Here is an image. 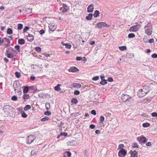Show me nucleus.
I'll return each instance as SVG.
<instances>
[{
    "instance_id": "9b49d317",
    "label": "nucleus",
    "mask_w": 157,
    "mask_h": 157,
    "mask_svg": "<svg viewBox=\"0 0 157 157\" xmlns=\"http://www.w3.org/2000/svg\"><path fill=\"white\" fill-rule=\"evenodd\" d=\"M49 28L50 30L53 31L56 29V26L54 25L50 24L49 25Z\"/></svg>"
},
{
    "instance_id": "13d9d810",
    "label": "nucleus",
    "mask_w": 157,
    "mask_h": 157,
    "mask_svg": "<svg viewBox=\"0 0 157 157\" xmlns=\"http://www.w3.org/2000/svg\"><path fill=\"white\" fill-rule=\"evenodd\" d=\"M35 79V77L34 76H31L30 77V80L32 81H34Z\"/></svg>"
},
{
    "instance_id": "2eb2a0df",
    "label": "nucleus",
    "mask_w": 157,
    "mask_h": 157,
    "mask_svg": "<svg viewBox=\"0 0 157 157\" xmlns=\"http://www.w3.org/2000/svg\"><path fill=\"white\" fill-rule=\"evenodd\" d=\"M78 70V69L75 67H72L69 69V71L72 72H75Z\"/></svg>"
},
{
    "instance_id": "cd10ccee",
    "label": "nucleus",
    "mask_w": 157,
    "mask_h": 157,
    "mask_svg": "<svg viewBox=\"0 0 157 157\" xmlns=\"http://www.w3.org/2000/svg\"><path fill=\"white\" fill-rule=\"evenodd\" d=\"M45 107L46 109L48 110L50 109V104L48 102H47L45 104Z\"/></svg>"
},
{
    "instance_id": "b1692460",
    "label": "nucleus",
    "mask_w": 157,
    "mask_h": 157,
    "mask_svg": "<svg viewBox=\"0 0 157 157\" xmlns=\"http://www.w3.org/2000/svg\"><path fill=\"white\" fill-rule=\"evenodd\" d=\"M73 85V87L77 88H79L81 87V85L79 83H74Z\"/></svg>"
},
{
    "instance_id": "a878e982",
    "label": "nucleus",
    "mask_w": 157,
    "mask_h": 157,
    "mask_svg": "<svg viewBox=\"0 0 157 157\" xmlns=\"http://www.w3.org/2000/svg\"><path fill=\"white\" fill-rule=\"evenodd\" d=\"M50 118L47 117H45L42 118L41 119V121H42L44 122L45 121H48L50 120Z\"/></svg>"
},
{
    "instance_id": "3c124183",
    "label": "nucleus",
    "mask_w": 157,
    "mask_h": 157,
    "mask_svg": "<svg viewBox=\"0 0 157 157\" xmlns=\"http://www.w3.org/2000/svg\"><path fill=\"white\" fill-rule=\"evenodd\" d=\"M152 58H157V54H153L151 56Z\"/></svg>"
},
{
    "instance_id": "2f4dec72",
    "label": "nucleus",
    "mask_w": 157,
    "mask_h": 157,
    "mask_svg": "<svg viewBox=\"0 0 157 157\" xmlns=\"http://www.w3.org/2000/svg\"><path fill=\"white\" fill-rule=\"evenodd\" d=\"M119 48L121 51H124L126 50L127 49V48L125 46H122L121 47H119Z\"/></svg>"
},
{
    "instance_id": "4be33fe9",
    "label": "nucleus",
    "mask_w": 157,
    "mask_h": 157,
    "mask_svg": "<svg viewBox=\"0 0 157 157\" xmlns=\"http://www.w3.org/2000/svg\"><path fill=\"white\" fill-rule=\"evenodd\" d=\"M107 83V81L105 79H101V81L100 82V83L102 85H104Z\"/></svg>"
},
{
    "instance_id": "6e6552de",
    "label": "nucleus",
    "mask_w": 157,
    "mask_h": 157,
    "mask_svg": "<svg viewBox=\"0 0 157 157\" xmlns=\"http://www.w3.org/2000/svg\"><path fill=\"white\" fill-rule=\"evenodd\" d=\"M137 139L140 143L144 144L147 141L146 138L143 136H141L137 137Z\"/></svg>"
},
{
    "instance_id": "69168bd1",
    "label": "nucleus",
    "mask_w": 157,
    "mask_h": 157,
    "mask_svg": "<svg viewBox=\"0 0 157 157\" xmlns=\"http://www.w3.org/2000/svg\"><path fill=\"white\" fill-rule=\"evenodd\" d=\"M90 127L92 129L94 128L95 127V126L93 124H91L90 126Z\"/></svg>"
},
{
    "instance_id": "c9c22d12",
    "label": "nucleus",
    "mask_w": 157,
    "mask_h": 157,
    "mask_svg": "<svg viewBox=\"0 0 157 157\" xmlns=\"http://www.w3.org/2000/svg\"><path fill=\"white\" fill-rule=\"evenodd\" d=\"M135 36V35L134 33H131L128 34V37L129 38H133Z\"/></svg>"
},
{
    "instance_id": "f704fd0d",
    "label": "nucleus",
    "mask_w": 157,
    "mask_h": 157,
    "mask_svg": "<svg viewBox=\"0 0 157 157\" xmlns=\"http://www.w3.org/2000/svg\"><path fill=\"white\" fill-rule=\"evenodd\" d=\"M20 46L19 45H17L15 46V48L17 49V52H20Z\"/></svg>"
},
{
    "instance_id": "0e129e2a",
    "label": "nucleus",
    "mask_w": 157,
    "mask_h": 157,
    "mask_svg": "<svg viewBox=\"0 0 157 157\" xmlns=\"http://www.w3.org/2000/svg\"><path fill=\"white\" fill-rule=\"evenodd\" d=\"M151 142H149L146 144V145L147 146H150L151 145Z\"/></svg>"
},
{
    "instance_id": "72a5a7b5",
    "label": "nucleus",
    "mask_w": 157,
    "mask_h": 157,
    "mask_svg": "<svg viewBox=\"0 0 157 157\" xmlns=\"http://www.w3.org/2000/svg\"><path fill=\"white\" fill-rule=\"evenodd\" d=\"M23 27V25L21 24H18L17 28L19 30H20L22 29Z\"/></svg>"
},
{
    "instance_id": "338daca9",
    "label": "nucleus",
    "mask_w": 157,
    "mask_h": 157,
    "mask_svg": "<svg viewBox=\"0 0 157 157\" xmlns=\"http://www.w3.org/2000/svg\"><path fill=\"white\" fill-rule=\"evenodd\" d=\"M42 65H41L40 66H39V69H40V71H42Z\"/></svg>"
},
{
    "instance_id": "5701e85b",
    "label": "nucleus",
    "mask_w": 157,
    "mask_h": 157,
    "mask_svg": "<svg viewBox=\"0 0 157 157\" xmlns=\"http://www.w3.org/2000/svg\"><path fill=\"white\" fill-rule=\"evenodd\" d=\"M61 86V85L58 84L56 86L55 88V90L57 91H59L61 89L60 88V86Z\"/></svg>"
},
{
    "instance_id": "de8ad7c7",
    "label": "nucleus",
    "mask_w": 157,
    "mask_h": 157,
    "mask_svg": "<svg viewBox=\"0 0 157 157\" xmlns=\"http://www.w3.org/2000/svg\"><path fill=\"white\" fill-rule=\"evenodd\" d=\"M29 29V27H28L27 26H26L23 30V32L25 33L27 30H28Z\"/></svg>"
},
{
    "instance_id": "aec40b11",
    "label": "nucleus",
    "mask_w": 157,
    "mask_h": 157,
    "mask_svg": "<svg viewBox=\"0 0 157 157\" xmlns=\"http://www.w3.org/2000/svg\"><path fill=\"white\" fill-rule=\"evenodd\" d=\"M78 101V100L74 98H73L71 101V102L73 105L76 104L77 103Z\"/></svg>"
},
{
    "instance_id": "dca6fc26",
    "label": "nucleus",
    "mask_w": 157,
    "mask_h": 157,
    "mask_svg": "<svg viewBox=\"0 0 157 157\" xmlns=\"http://www.w3.org/2000/svg\"><path fill=\"white\" fill-rule=\"evenodd\" d=\"M61 44L65 46V47L67 48L70 49L71 48V44H65L63 42L61 43Z\"/></svg>"
},
{
    "instance_id": "1a4fd4ad",
    "label": "nucleus",
    "mask_w": 157,
    "mask_h": 157,
    "mask_svg": "<svg viewBox=\"0 0 157 157\" xmlns=\"http://www.w3.org/2000/svg\"><path fill=\"white\" fill-rule=\"evenodd\" d=\"M94 5L93 4H90L87 8V12L88 13H91L93 11L94 9Z\"/></svg>"
},
{
    "instance_id": "bf43d9fd",
    "label": "nucleus",
    "mask_w": 157,
    "mask_h": 157,
    "mask_svg": "<svg viewBox=\"0 0 157 157\" xmlns=\"http://www.w3.org/2000/svg\"><path fill=\"white\" fill-rule=\"evenodd\" d=\"M107 81L109 82H112L113 81V79L112 78H108Z\"/></svg>"
},
{
    "instance_id": "052dcab7",
    "label": "nucleus",
    "mask_w": 157,
    "mask_h": 157,
    "mask_svg": "<svg viewBox=\"0 0 157 157\" xmlns=\"http://www.w3.org/2000/svg\"><path fill=\"white\" fill-rule=\"evenodd\" d=\"M124 147V145L123 144H120L118 146V148L119 149H122V148H123Z\"/></svg>"
},
{
    "instance_id": "37998d69",
    "label": "nucleus",
    "mask_w": 157,
    "mask_h": 157,
    "mask_svg": "<svg viewBox=\"0 0 157 157\" xmlns=\"http://www.w3.org/2000/svg\"><path fill=\"white\" fill-rule=\"evenodd\" d=\"M80 94V92L77 90H75L74 92V94L75 95H78Z\"/></svg>"
},
{
    "instance_id": "603ef678",
    "label": "nucleus",
    "mask_w": 157,
    "mask_h": 157,
    "mask_svg": "<svg viewBox=\"0 0 157 157\" xmlns=\"http://www.w3.org/2000/svg\"><path fill=\"white\" fill-rule=\"evenodd\" d=\"M151 115L153 117H157V113L155 112H154L151 113Z\"/></svg>"
},
{
    "instance_id": "473e14b6",
    "label": "nucleus",
    "mask_w": 157,
    "mask_h": 157,
    "mask_svg": "<svg viewBox=\"0 0 157 157\" xmlns=\"http://www.w3.org/2000/svg\"><path fill=\"white\" fill-rule=\"evenodd\" d=\"M35 136L33 135L30 136V139H31V142H30V144L35 139Z\"/></svg>"
},
{
    "instance_id": "a19ab883",
    "label": "nucleus",
    "mask_w": 157,
    "mask_h": 157,
    "mask_svg": "<svg viewBox=\"0 0 157 157\" xmlns=\"http://www.w3.org/2000/svg\"><path fill=\"white\" fill-rule=\"evenodd\" d=\"M29 109V105H27L25 106L24 108V110L25 111H27Z\"/></svg>"
},
{
    "instance_id": "c03bdc74",
    "label": "nucleus",
    "mask_w": 157,
    "mask_h": 157,
    "mask_svg": "<svg viewBox=\"0 0 157 157\" xmlns=\"http://www.w3.org/2000/svg\"><path fill=\"white\" fill-rule=\"evenodd\" d=\"M29 97V94H25L24 96V99H28Z\"/></svg>"
},
{
    "instance_id": "6ab92c4d",
    "label": "nucleus",
    "mask_w": 157,
    "mask_h": 157,
    "mask_svg": "<svg viewBox=\"0 0 157 157\" xmlns=\"http://www.w3.org/2000/svg\"><path fill=\"white\" fill-rule=\"evenodd\" d=\"M93 17V14L92 13H89L88 16H87L86 17V18L88 20H91Z\"/></svg>"
},
{
    "instance_id": "4468645a",
    "label": "nucleus",
    "mask_w": 157,
    "mask_h": 157,
    "mask_svg": "<svg viewBox=\"0 0 157 157\" xmlns=\"http://www.w3.org/2000/svg\"><path fill=\"white\" fill-rule=\"evenodd\" d=\"M71 156V153L70 151H66L64 153L63 157H70Z\"/></svg>"
},
{
    "instance_id": "f8f14e48",
    "label": "nucleus",
    "mask_w": 157,
    "mask_h": 157,
    "mask_svg": "<svg viewBox=\"0 0 157 157\" xmlns=\"http://www.w3.org/2000/svg\"><path fill=\"white\" fill-rule=\"evenodd\" d=\"M37 68H38L37 66L36 65L33 64L31 66V69L32 72H36Z\"/></svg>"
},
{
    "instance_id": "09e8293b",
    "label": "nucleus",
    "mask_w": 157,
    "mask_h": 157,
    "mask_svg": "<svg viewBox=\"0 0 157 157\" xmlns=\"http://www.w3.org/2000/svg\"><path fill=\"white\" fill-rule=\"evenodd\" d=\"M35 50L36 51L39 52L41 51V48L39 47H36L35 48Z\"/></svg>"
},
{
    "instance_id": "20e7f679",
    "label": "nucleus",
    "mask_w": 157,
    "mask_h": 157,
    "mask_svg": "<svg viewBox=\"0 0 157 157\" xmlns=\"http://www.w3.org/2000/svg\"><path fill=\"white\" fill-rule=\"evenodd\" d=\"M13 86L16 93L21 92V86L19 82L18 81H14L13 84Z\"/></svg>"
},
{
    "instance_id": "f257e3e1",
    "label": "nucleus",
    "mask_w": 157,
    "mask_h": 157,
    "mask_svg": "<svg viewBox=\"0 0 157 157\" xmlns=\"http://www.w3.org/2000/svg\"><path fill=\"white\" fill-rule=\"evenodd\" d=\"M149 91V87L148 86H145L138 91L137 94L140 98H142Z\"/></svg>"
},
{
    "instance_id": "e2e57ef3",
    "label": "nucleus",
    "mask_w": 157,
    "mask_h": 157,
    "mask_svg": "<svg viewBox=\"0 0 157 157\" xmlns=\"http://www.w3.org/2000/svg\"><path fill=\"white\" fill-rule=\"evenodd\" d=\"M133 147L134 148H138V145L137 143H134Z\"/></svg>"
},
{
    "instance_id": "a18cd8bd",
    "label": "nucleus",
    "mask_w": 157,
    "mask_h": 157,
    "mask_svg": "<svg viewBox=\"0 0 157 157\" xmlns=\"http://www.w3.org/2000/svg\"><path fill=\"white\" fill-rule=\"evenodd\" d=\"M36 150H32L31 152V154L32 155H34L36 153Z\"/></svg>"
},
{
    "instance_id": "864d4df0",
    "label": "nucleus",
    "mask_w": 157,
    "mask_h": 157,
    "mask_svg": "<svg viewBox=\"0 0 157 157\" xmlns=\"http://www.w3.org/2000/svg\"><path fill=\"white\" fill-rule=\"evenodd\" d=\"M60 135L61 136H65L67 135V134L65 132H61L60 133Z\"/></svg>"
},
{
    "instance_id": "4d7b16f0",
    "label": "nucleus",
    "mask_w": 157,
    "mask_h": 157,
    "mask_svg": "<svg viewBox=\"0 0 157 157\" xmlns=\"http://www.w3.org/2000/svg\"><path fill=\"white\" fill-rule=\"evenodd\" d=\"M154 42V39L153 38H152V39H150L149 40L148 42L150 44H151V43H153Z\"/></svg>"
},
{
    "instance_id": "49530a36",
    "label": "nucleus",
    "mask_w": 157,
    "mask_h": 157,
    "mask_svg": "<svg viewBox=\"0 0 157 157\" xmlns=\"http://www.w3.org/2000/svg\"><path fill=\"white\" fill-rule=\"evenodd\" d=\"M45 115H51V113L49 111H47L46 112H45L44 113Z\"/></svg>"
},
{
    "instance_id": "8fccbe9b",
    "label": "nucleus",
    "mask_w": 157,
    "mask_h": 157,
    "mask_svg": "<svg viewBox=\"0 0 157 157\" xmlns=\"http://www.w3.org/2000/svg\"><path fill=\"white\" fill-rule=\"evenodd\" d=\"M17 97L15 96H13L11 98L12 100L13 101H16L17 100Z\"/></svg>"
},
{
    "instance_id": "bb28decb",
    "label": "nucleus",
    "mask_w": 157,
    "mask_h": 157,
    "mask_svg": "<svg viewBox=\"0 0 157 157\" xmlns=\"http://www.w3.org/2000/svg\"><path fill=\"white\" fill-rule=\"evenodd\" d=\"M18 44H24L25 43V40L23 39H19L18 40Z\"/></svg>"
},
{
    "instance_id": "39448f33",
    "label": "nucleus",
    "mask_w": 157,
    "mask_h": 157,
    "mask_svg": "<svg viewBox=\"0 0 157 157\" xmlns=\"http://www.w3.org/2000/svg\"><path fill=\"white\" fill-rule=\"evenodd\" d=\"M140 25H135L131 26L129 29V30L130 32H136L140 28Z\"/></svg>"
},
{
    "instance_id": "f03ea898",
    "label": "nucleus",
    "mask_w": 157,
    "mask_h": 157,
    "mask_svg": "<svg viewBox=\"0 0 157 157\" xmlns=\"http://www.w3.org/2000/svg\"><path fill=\"white\" fill-rule=\"evenodd\" d=\"M121 99L122 101L125 102L126 104L128 105H129L132 101V98L126 94H123L121 96Z\"/></svg>"
},
{
    "instance_id": "ea45409f",
    "label": "nucleus",
    "mask_w": 157,
    "mask_h": 157,
    "mask_svg": "<svg viewBox=\"0 0 157 157\" xmlns=\"http://www.w3.org/2000/svg\"><path fill=\"white\" fill-rule=\"evenodd\" d=\"M105 118L103 116H101L100 118V123L102 122L104 120Z\"/></svg>"
},
{
    "instance_id": "0eeeda50",
    "label": "nucleus",
    "mask_w": 157,
    "mask_h": 157,
    "mask_svg": "<svg viewBox=\"0 0 157 157\" xmlns=\"http://www.w3.org/2000/svg\"><path fill=\"white\" fill-rule=\"evenodd\" d=\"M127 151L124 149H121L118 152L119 157H124L126 154Z\"/></svg>"
},
{
    "instance_id": "c756f323",
    "label": "nucleus",
    "mask_w": 157,
    "mask_h": 157,
    "mask_svg": "<svg viewBox=\"0 0 157 157\" xmlns=\"http://www.w3.org/2000/svg\"><path fill=\"white\" fill-rule=\"evenodd\" d=\"M150 125V124L148 123H144L142 124V126L144 127H147Z\"/></svg>"
},
{
    "instance_id": "7c9ffc66",
    "label": "nucleus",
    "mask_w": 157,
    "mask_h": 157,
    "mask_svg": "<svg viewBox=\"0 0 157 157\" xmlns=\"http://www.w3.org/2000/svg\"><path fill=\"white\" fill-rule=\"evenodd\" d=\"M7 33L9 34H11L13 33V31L12 29L10 28H8L7 30Z\"/></svg>"
},
{
    "instance_id": "393cba45",
    "label": "nucleus",
    "mask_w": 157,
    "mask_h": 157,
    "mask_svg": "<svg viewBox=\"0 0 157 157\" xmlns=\"http://www.w3.org/2000/svg\"><path fill=\"white\" fill-rule=\"evenodd\" d=\"M4 39L6 40L7 41L8 43L10 42V40L9 39L7 38H5L3 40H2L1 38L0 37V45L3 43L4 42L3 40Z\"/></svg>"
},
{
    "instance_id": "774afa93",
    "label": "nucleus",
    "mask_w": 157,
    "mask_h": 157,
    "mask_svg": "<svg viewBox=\"0 0 157 157\" xmlns=\"http://www.w3.org/2000/svg\"><path fill=\"white\" fill-rule=\"evenodd\" d=\"M82 59V58L80 57H77L76 58V60L77 61L80 60Z\"/></svg>"
},
{
    "instance_id": "6e6d98bb",
    "label": "nucleus",
    "mask_w": 157,
    "mask_h": 157,
    "mask_svg": "<svg viewBox=\"0 0 157 157\" xmlns=\"http://www.w3.org/2000/svg\"><path fill=\"white\" fill-rule=\"evenodd\" d=\"M45 33V31L43 29H41V30L40 32H39V33H40V34H42L44 33Z\"/></svg>"
},
{
    "instance_id": "f3484780",
    "label": "nucleus",
    "mask_w": 157,
    "mask_h": 157,
    "mask_svg": "<svg viewBox=\"0 0 157 157\" xmlns=\"http://www.w3.org/2000/svg\"><path fill=\"white\" fill-rule=\"evenodd\" d=\"M138 155L137 152L136 151H133L132 152L131 157H137Z\"/></svg>"
},
{
    "instance_id": "5fc2aeb1",
    "label": "nucleus",
    "mask_w": 157,
    "mask_h": 157,
    "mask_svg": "<svg viewBox=\"0 0 157 157\" xmlns=\"http://www.w3.org/2000/svg\"><path fill=\"white\" fill-rule=\"evenodd\" d=\"M91 113L94 115H96V111L94 110H92L91 112Z\"/></svg>"
},
{
    "instance_id": "a211bd4d",
    "label": "nucleus",
    "mask_w": 157,
    "mask_h": 157,
    "mask_svg": "<svg viewBox=\"0 0 157 157\" xmlns=\"http://www.w3.org/2000/svg\"><path fill=\"white\" fill-rule=\"evenodd\" d=\"M99 14L100 13L99 11L97 10H96L94 11L93 15L95 17H97L99 16Z\"/></svg>"
},
{
    "instance_id": "79ce46f5",
    "label": "nucleus",
    "mask_w": 157,
    "mask_h": 157,
    "mask_svg": "<svg viewBox=\"0 0 157 157\" xmlns=\"http://www.w3.org/2000/svg\"><path fill=\"white\" fill-rule=\"evenodd\" d=\"M99 78V77L98 76H96L95 77H93L92 78V80L94 81H96Z\"/></svg>"
},
{
    "instance_id": "ddd939ff",
    "label": "nucleus",
    "mask_w": 157,
    "mask_h": 157,
    "mask_svg": "<svg viewBox=\"0 0 157 157\" xmlns=\"http://www.w3.org/2000/svg\"><path fill=\"white\" fill-rule=\"evenodd\" d=\"M37 90L36 87L34 86H30V93H34Z\"/></svg>"
},
{
    "instance_id": "58836bf2",
    "label": "nucleus",
    "mask_w": 157,
    "mask_h": 157,
    "mask_svg": "<svg viewBox=\"0 0 157 157\" xmlns=\"http://www.w3.org/2000/svg\"><path fill=\"white\" fill-rule=\"evenodd\" d=\"M7 57L9 58H12L13 57V55L12 54L7 53Z\"/></svg>"
},
{
    "instance_id": "680f3d73",
    "label": "nucleus",
    "mask_w": 157,
    "mask_h": 157,
    "mask_svg": "<svg viewBox=\"0 0 157 157\" xmlns=\"http://www.w3.org/2000/svg\"><path fill=\"white\" fill-rule=\"evenodd\" d=\"M34 40V37L32 35L30 34V42Z\"/></svg>"
},
{
    "instance_id": "e433bc0d",
    "label": "nucleus",
    "mask_w": 157,
    "mask_h": 157,
    "mask_svg": "<svg viewBox=\"0 0 157 157\" xmlns=\"http://www.w3.org/2000/svg\"><path fill=\"white\" fill-rule=\"evenodd\" d=\"M18 111L20 112L21 113L22 112H24L23 110V108L22 107H19L17 108Z\"/></svg>"
},
{
    "instance_id": "4c0bfd02",
    "label": "nucleus",
    "mask_w": 157,
    "mask_h": 157,
    "mask_svg": "<svg viewBox=\"0 0 157 157\" xmlns=\"http://www.w3.org/2000/svg\"><path fill=\"white\" fill-rule=\"evenodd\" d=\"M21 117L23 118H26L27 117V115L24 111L21 113Z\"/></svg>"
},
{
    "instance_id": "7ed1b4c3",
    "label": "nucleus",
    "mask_w": 157,
    "mask_h": 157,
    "mask_svg": "<svg viewBox=\"0 0 157 157\" xmlns=\"http://www.w3.org/2000/svg\"><path fill=\"white\" fill-rule=\"evenodd\" d=\"M145 33L148 35H151L152 32V26L151 24L148 23L144 27Z\"/></svg>"
},
{
    "instance_id": "c85d7f7f",
    "label": "nucleus",
    "mask_w": 157,
    "mask_h": 157,
    "mask_svg": "<svg viewBox=\"0 0 157 157\" xmlns=\"http://www.w3.org/2000/svg\"><path fill=\"white\" fill-rule=\"evenodd\" d=\"M15 76L17 78H19L21 77V74L19 72H16L15 73Z\"/></svg>"
},
{
    "instance_id": "423d86ee",
    "label": "nucleus",
    "mask_w": 157,
    "mask_h": 157,
    "mask_svg": "<svg viewBox=\"0 0 157 157\" xmlns=\"http://www.w3.org/2000/svg\"><path fill=\"white\" fill-rule=\"evenodd\" d=\"M97 25L98 28L99 29H101L102 27H106L109 28V25L107 24L104 22L98 23L97 24Z\"/></svg>"
},
{
    "instance_id": "9d476101",
    "label": "nucleus",
    "mask_w": 157,
    "mask_h": 157,
    "mask_svg": "<svg viewBox=\"0 0 157 157\" xmlns=\"http://www.w3.org/2000/svg\"><path fill=\"white\" fill-rule=\"evenodd\" d=\"M60 10L63 13L67 12V7L66 4H63L62 7L60 8Z\"/></svg>"
},
{
    "instance_id": "412c9836",
    "label": "nucleus",
    "mask_w": 157,
    "mask_h": 157,
    "mask_svg": "<svg viewBox=\"0 0 157 157\" xmlns=\"http://www.w3.org/2000/svg\"><path fill=\"white\" fill-rule=\"evenodd\" d=\"M29 86L24 87L23 92L24 94L27 93L29 90Z\"/></svg>"
}]
</instances>
